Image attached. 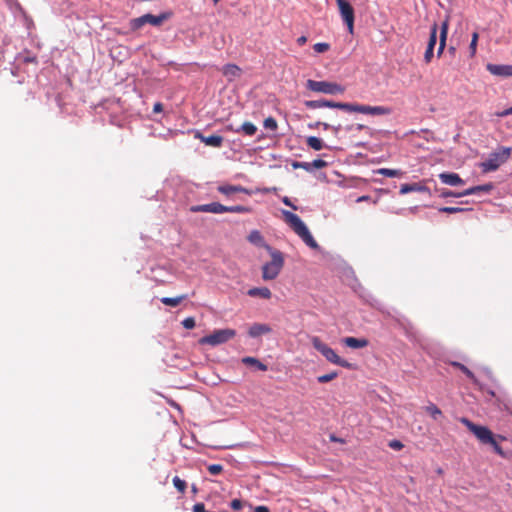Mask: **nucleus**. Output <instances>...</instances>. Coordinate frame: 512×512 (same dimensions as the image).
<instances>
[{"mask_svg": "<svg viewBox=\"0 0 512 512\" xmlns=\"http://www.w3.org/2000/svg\"><path fill=\"white\" fill-rule=\"evenodd\" d=\"M195 137L200 139V141L203 142L205 145L211 147L219 148L223 143V137L219 135L204 136L198 132L196 133Z\"/></svg>", "mask_w": 512, "mask_h": 512, "instance_id": "nucleus-15", "label": "nucleus"}, {"mask_svg": "<svg viewBox=\"0 0 512 512\" xmlns=\"http://www.w3.org/2000/svg\"><path fill=\"white\" fill-rule=\"evenodd\" d=\"M337 377H338V372L332 371V372H330L328 374H324V375L318 376L317 377V381L319 383H327V382H330V381L334 380Z\"/></svg>", "mask_w": 512, "mask_h": 512, "instance_id": "nucleus-35", "label": "nucleus"}, {"mask_svg": "<svg viewBox=\"0 0 512 512\" xmlns=\"http://www.w3.org/2000/svg\"><path fill=\"white\" fill-rule=\"evenodd\" d=\"M255 512H270V510L266 506H257L255 508Z\"/></svg>", "mask_w": 512, "mask_h": 512, "instance_id": "nucleus-53", "label": "nucleus"}, {"mask_svg": "<svg viewBox=\"0 0 512 512\" xmlns=\"http://www.w3.org/2000/svg\"><path fill=\"white\" fill-rule=\"evenodd\" d=\"M410 192H429V188L421 183L402 184L400 188L401 194Z\"/></svg>", "mask_w": 512, "mask_h": 512, "instance_id": "nucleus-19", "label": "nucleus"}, {"mask_svg": "<svg viewBox=\"0 0 512 512\" xmlns=\"http://www.w3.org/2000/svg\"><path fill=\"white\" fill-rule=\"evenodd\" d=\"M167 19L166 14H161L158 16L152 14H145L146 23L151 24L153 26H160L164 20Z\"/></svg>", "mask_w": 512, "mask_h": 512, "instance_id": "nucleus-23", "label": "nucleus"}, {"mask_svg": "<svg viewBox=\"0 0 512 512\" xmlns=\"http://www.w3.org/2000/svg\"><path fill=\"white\" fill-rule=\"evenodd\" d=\"M486 69L495 76L512 77V65L492 64L486 65Z\"/></svg>", "mask_w": 512, "mask_h": 512, "instance_id": "nucleus-11", "label": "nucleus"}, {"mask_svg": "<svg viewBox=\"0 0 512 512\" xmlns=\"http://www.w3.org/2000/svg\"><path fill=\"white\" fill-rule=\"evenodd\" d=\"M242 363H244L245 365L254 366V367H256L260 371H267L268 370V367H267L266 364L262 363L257 358H254V357H251V356H247V357L242 358Z\"/></svg>", "mask_w": 512, "mask_h": 512, "instance_id": "nucleus-22", "label": "nucleus"}, {"mask_svg": "<svg viewBox=\"0 0 512 512\" xmlns=\"http://www.w3.org/2000/svg\"><path fill=\"white\" fill-rule=\"evenodd\" d=\"M439 211L442 213L455 214V213L463 212V211H465V209L460 208V207H441L439 209Z\"/></svg>", "mask_w": 512, "mask_h": 512, "instance_id": "nucleus-41", "label": "nucleus"}, {"mask_svg": "<svg viewBox=\"0 0 512 512\" xmlns=\"http://www.w3.org/2000/svg\"><path fill=\"white\" fill-rule=\"evenodd\" d=\"M214 4H217L219 2V0H213Z\"/></svg>", "mask_w": 512, "mask_h": 512, "instance_id": "nucleus-64", "label": "nucleus"}, {"mask_svg": "<svg viewBox=\"0 0 512 512\" xmlns=\"http://www.w3.org/2000/svg\"><path fill=\"white\" fill-rule=\"evenodd\" d=\"M440 196L443 197V198H447V197L459 198V197H463L464 194H463V191L462 192H454V191H451V190L444 189V190L441 191Z\"/></svg>", "mask_w": 512, "mask_h": 512, "instance_id": "nucleus-38", "label": "nucleus"}, {"mask_svg": "<svg viewBox=\"0 0 512 512\" xmlns=\"http://www.w3.org/2000/svg\"><path fill=\"white\" fill-rule=\"evenodd\" d=\"M163 110V105L160 102L154 104L153 111L159 113Z\"/></svg>", "mask_w": 512, "mask_h": 512, "instance_id": "nucleus-52", "label": "nucleus"}, {"mask_svg": "<svg viewBox=\"0 0 512 512\" xmlns=\"http://www.w3.org/2000/svg\"><path fill=\"white\" fill-rule=\"evenodd\" d=\"M340 15L350 34L354 32V9L347 0H336Z\"/></svg>", "mask_w": 512, "mask_h": 512, "instance_id": "nucleus-9", "label": "nucleus"}, {"mask_svg": "<svg viewBox=\"0 0 512 512\" xmlns=\"http://www.w3.org/2000/svg\"><path fill=\"white\" fill-rule=\"evenodd\" d=\"M434 45H431V44H427V48L426 49H430V50H433L434 51Z\"/></svg>", "mask_w": 512, "mask_h": 512, "instance_id": "nucleus-59", "label": "nucleus"}, {"mask_svg": "<svg viewBox=\"0 0 512 512\" xmlns=\"http://www.w3.org/2000/svg\"><path fill=\"white\" fill-rule=\"evenodd\" d=\"M307 145L313 150L319 151L323 148V141L315 136H310L307 138Z\"/></svg>", "mask_w": 512, "mask_h": 512, "instance_id": "nucleus-29", "label": "nucleus"}, {"mask_svg": "<svg viewBox=\"0 0 512 512\" xmlns=\"http://www.w3.org/2000/svg\"><path fill=\"white\" fill-rule=\"evenodd\" d=\"M368 198H369L368 196H361L357 199V202L366 201V200H368Z\"/></svg>", "mask_w": 512, "mask_h": 512, "instance_id": "nucleus-57", "label": "nucleus"}, {"mask_svg": "<svg viewBox=\"0 0 512 512\" xmlns=\"http://www.w3.org/2000/svg\"><path fill=\"white\" fill-rule=\"evenodd\" d=\"M145 24H147L145 20V15L138 18H134L130 21V27L132 30H138Z\"/></svg>", "mask_w": 512, "mask_h": 512, "instance_id": "nucleus-32", "label": "nucleus"}, {"mask_svg": "<svg viewBox=\"0 0 512 512\" xmlns=\"http://www.w3.org/2000/svg\"><path fill=\"white\" fill-rule=\"evenodd\" d=\"M310 164H311V169L312 168L321 169V168H324L327 166V162L322 159H316V160L312 161Z\"/></svg>", "mask_w": 512, "mask_h": 512, "instance_id": "nucleus-43", "label": "nucleus"}, {"mask_svg": "<svg viewBox=\"0 0 512 512\" xmlns=\"http://www.w3.org/2000/svg\"><path fill=\"white\" fill-rule=\"evenodd\" d=\"M226 212L231 213H250L251 208L247 206L242 205H236V206H226Z\"/></svg>", "mask_w": 512, "mask_h": 512, "instance_id": "nucleus-31", "label": "nucleus"}, {"mask_svg": "<svg viewBox=\"0 0 512 512\" xmlns=\"http://www.w3.org/2000/svg\"><path fill=\"white\" fill-rule=\"evenodd\" d=\"M193 512H207L203 503H196L193 506Z\"/></svg>", "mask_w": 512, "mask_h": 512, "instance_id": "nucleus-50", "label": "nucleus"}, {"mask_svg": "<svg viewBox=\"0 0 512 512\" xmlns=\"http://www.w3.org/2000/svg\"><path fill=\"white\" fill-rule=\"evenodd\" d=\"M263 124L266 129H270L273 131H275L278 127L277 121L273 117L266 118Z\"/></svg>", "mask_w": 512, "mask_h": 512, "instance_id": "nucleus-37", "label": "nucleus"}, {"mask_svg": "<svg viewBox=\"0 0 512 512\" xmlns=\"http://www.w3.org/2000/svg\"><path fill=\"white\" fill-rule=\"evenodd\" d=\"M330 439H331V441H334V442H341V443L344 442L342 439H339V438H337L335 436H331Z\"/></svg>", "mask_w": 512, "mask_h": 512, "instance_id": "nucleus-55", "label": "nucleus"}, {"mask_svg": "<svg viewBox=\"0 0 512 512\" xmlns=\"http://www.w3.org/2000/svg\"><path fill=\"white\" fill-rule=\"evenodd\" d=\"M313 49L317 53H324L330 49V45L325 42H319L313 46Z\"/></svg>", "mask_w": 512, "mask_h": 512, "instance_id": "nucleus-39", "label": "nucleus"}, {"mask_svg": "<svg viewBox=\"0 0 512 512\" xmlns=\"http://www.w3.org/2000/svg\"><path fill=\"white\" fill-rule=\"evenodd\" d=\"M375 173L386 176V177H402L403 171L399 169H389V168H380L375 171Z\"/></svg>", "mask_w": 512, "mask_h": 512, "instance_id": "nucleus-24", "label": "nucleus"}, {"mask_svg": "<svg viewBox=\"0 0 512 512\" xmlns=\"http://www.w3.org/2000/svg\"><path fill=\"white\" fill-rule=\"evenodd\" d=\"M434 56V51L430 49H426L424 53V62L426 64H429L432 61V58Z\"/></svg>", "mask_w": 512, "mask_h": 512, "instance_id": "nucleus-47", "label": "nucleus"}, {"mask_svg": "<svg viewBox=\"0 0 512 512\" xmlns=\"http://www.w3.org/2000/svg\"><path fill=\"white\" fill-rule=\"evenodd\" d=\"M460 422L474 434L478 441L483 445H490L494 452L502 458H507V453L500 446V441L506 440L502 435H495L488 427L477 425L468 418L462 417Z\"/></svg>", "mask_w": 512, "mask_h": 512, "instance_id": "nucleus-2", "label": "nucleus"}, {"mask_svg": "<svg viewBox=\"0 0 512 512\" xmlns=\"http://www.w3.org/2000/svg\"><path fill=\"white\" fill-rule=\"evenodd\" d=\"M448 28H449V17H446L440 26V40H439V46L437 49V57L438 58H440L444 52V49L446 46Z\"/></svg>", "mask_w": 512, "mask_h": 512, "instance_id": "nucleus-12", "label": "nucleus"}, {"mask_svg": "<svg viewBox=\"0 0 512 512\" xmlns=\"http://www.w3.org/2000/svg\"><path fill=\"white\" fill-rule=\"evenodd\" d=\"M292 166L294 168H303L307 171H311V164L309 162H294Z\"/></svg>", "mask_w": 512, "mask_h": 512, "instance_id": "nucleus-46", "label": "nucleus"}, {"mask_svg": "<svg viewBox=\"0 0 512 512\" xmlns=\"http://www.w3.org/2000/svg\"><path fill=\"white\" fill-rule=\"evenodd\" d=\"M425 411L434 419L437 420L442 416V411L433 403H430L425 407Z\"/></svg>", "mask_w": 512, "mask_h": 512, "instance_id": "nucleus-30", "label": "nucleus"}, {"mask_svg": "<svg viewBox=\"0 0 512 512\" xmlns=\"http://www.w3.org/2000/svg\"><path fill=\"white\" fill-rule=\"evenodd\" d=\"M311 343L313 347L321 353L327 361H329L332 364L339 365L344 368H351V364L347 362L346 360L340 358L337 353L329 347L327 344H325L319 337L314 336L311 339Z\"/></svg>", "mask_w": 512, "mask_h": 512, "instance_id": "nucleus-6", "label": "nucleus"}, {"mask_svg": "<svg viewBox=\"0 0 512 512\" xmlns=\"http://www.w3.org/2000/svg\"><path fill=\"white\" fill-rule=\"evenodd\" d=\"M248 240L257 246H262L264 243V238L258 230L251 231L248 236Z\"/></svg>", "mask_w": 512, "mask_h": 512, "instance_id": "nucleus-28", "label": "nucleus"}, {"mask_svg": "<svg viewBox=\"0 0 512 512\" xmlns=\"http://www.w3.org/2000/svg\"><path fill=\"white\" fill-rule=\"evenodd\" d=\"M341 128V124H338L337 126L334 127L335 131H339Z\"/></svg>", "mask_w": 512, "mask_h": 512, "instance_id": "nucleus-60", "label": "nucleus"}, {"mask_svg": "<svg viewBox=\"0 0 512 512\" xmlns=\"http://www.w3.org/2000/svg\"><path fill=\"white\" fill-rule=\"evenodd\" d=\"M192 489H193L194 492L197 491V489H196V487L194 485L192 486Z\"/></svg>", "mask_w": 512, "mask_h": 512, "instance_id": "nucleus-63", "label": "nucleus"}, {"mask_svg": "<svg viewBox=\"0 0 512 512\" xmlns=\"http://www.w3.org/2000/svg\"><path fill=\"white\" fill-rule=\"evenodd\" d=\"M186 298V295H180L177 297H163L161 298V302L166 306L176 307Z\"/></svg>", "mask_w": 512, "mask_h": 512, "instance_id": "nucleus-25", "label": "nucleus"}, {"mask_svg": "<svg viewBox=\"0 0 512 512\" xmlns=\"http://www.w3.org/2000/svg\"><path fill=\"white\" fill-rule=\"evenodd\" d=\"M318 125H322L324 127V129H328L329 128V125L327 123H321V122H318L317 123V126Z\"/></svg>", "mask_w": 512, "mask_h": 512, "instance_id": "nucleus-58", "label": "nucleus"}, {"mask_svg": "<svg viewBox=\"0 0 512 512\" xmlns=\"http://www.w3.org/2000/svg\"><path fill=\"white\" fill-rule=\"evenodd\" d=\"M442 183L450 186H459L464 184V180L457 173L443 172L439 174Z\"/></svg>", "mask_w": 512, "mask_h": 512, "instance_id": "nucleus-13", "label": "nucleus"}, {"mask_svg": "<svg viewBox=\"0 0 512 512\" xmlns=\"http://www.w3.org/2000/svg\"><path fill=\"white\" fill-rule=\"evenodd\" d=\"M270 332H271L270 326H268L267 324H261V323H254L253 325L250 326V328L248 330V334L252 338H256L263 334H268Z\"/></svg>", "mask_w": 512, "mask_h": 512, "instance_id": "nucleus-17", "label": "nucleus"}, {"mask_svg": "<svg viewBox=\"0 0 512 512\" xmlns=\"http://www.w3.org/2000/svg\"><path fill=\"white\" fill-rule=\"evenodd\" d=\"M353 128H354V126H353V125H350V126H347V127H346V130L351 131Z\"/></svg>", "mask_w": 512, "mask_h": 512, "instance_id": "nucleus-62", "label": "nucleus"}, {"mask_svg": "<svg viewBox=\"0 0 512 512\" xmlns=\"http://www.w3.org/2000/svg\"><path fill=\"white\" fill-rule=\"evenodd\" d=\"M222 74L231 82L240 77L241 69L235 64H226L222 67Z\"/></svg>", "mask_w": 512, "mask_h": 512, "instance_id": "nucleus-16", "label": "nucleus"}, {"mask_svg": "<svg viewBox=\"0 0 512 512\" xmlns=\"http://www.w3.org/2000/svg\"><path fill=\"white\" fill-rule=\"evenodd\" d=\"M451 365L453 367L458 368L459 370H461L474 383L477 382L474 373L469 368H467L465 365H463L462 363L453 361V362H451Z\"/></svg>", "mask_w": 512, "mask_h": 512, "instance_id": "nucleus-26", "label": "nucleus"}, {"mask_svg": "<svg viewBox=\"0 0 512 512\" xmlns=\"http://www.w3.org/2000/svg\"><path fill=\"white\" fill-rule=\"evenodd\" d=\"M282 202H283L285 205H287V206L291 207L292 209L297 210V206H295L287 196H284V197L282 198Z\"/></svg>", "mask_w": 512, "mask_h": 512, "instance_id": "nucleus-51", "label": "nucleus"}, {"mask_svg": "<svg viewBox=\"0 0 512 512\" xmlns=\"http://www.w3.org/2000/svg\"><path fill=\"white\" fill-rule=\"evenodd\" d=\"M236 336V331L234 329L226 328V329H218L213 333L203 336L199 339L200 345H210L217 346L224 344Z\"/></svg>", "mask_w": 512, "mask_h": 512, "instance_id": "nucleus-7", "label": "nucleus"}, {"mask_svg": "<svg viewBox=\"0 0 512 512\" xmlns=\"http://www.w3.org/2000/svg\"><path fill=\"white\" fill-rule=\"evenodd\" d=\"M449 52H450L451 54H454V53H455V48H454V47H450V48H449Z\"/></svg>", "mask_w": 512, "mask_h": 512, "instance_id": "nucleus-61", "label": "nucleus"}, {"mask_svg": "<svg viewBox=\"0 0 512 512\" xmlns=\"http://www.w3.org/2000/svg\"><path fill=\"white\" fill-rule=\"evenodd\" d=\"M182 325L186 329H193L195 327V319L193 317H187L182 321Z\"/></svg>", "mask_w": 512, "mask_h": 512, "instance_id": "nucleus-44", "label": "nucleus"}, {"mask_svg": "<svg viewBox=\"0 0 512 512\" xmlns=\"http://www.w3.org/2000/svg\"><path fill=\"white\" fill-rule=\"evenodd\" d=\"M247 294L251 297H260L263 299H270L272 296V293L269 288L267 287H254L248 290Z\"/></svg>", "mask_w": 512, "mask_h": 512, "instance_id": "nucleus-20", "label": "nucleus"}, {"mask_svg": "<svg viewBox=\"0 0 512 512\" xmlns=\"http://www.w3.org/2000/svg\"><path fill=\"white\" fill-rule=\"evenodd\" d=\"M207 469L211 475H218L223 471V466L221 464H211Z\"/></svg>", "mask_w": 512, "mask_h": 512, "instance_id": "nucleus-42", "label": "nucleus"}, {"mask_svg": "<svg viewBox=\"0 0 512 512\" xmlns=\"http://www.w3.org/2000/svg\"><path fill=\"white\" fill-rule=\"evenodd\" d=\"M173 485L175 486V488L181 493H185L186 491V488H187V484L184 480L180 479L178 476H175L173 478Z\"/></svg>", "mask_w": 512, "mask_h": 512, "instance_id": "nucleus-34", "label": "nucleus"}, {"mask_svg": "<svg viewBox=\"0 0 512 512\" xmlns=\"http://www.w3.org/2000/svg\"><path fill=\"white\" fill-rule=\"evenodd\" d=\"M304 105L309 109L329 107L341 109L347 112H358L377 116L390 115L392 113V109L386 106H369L354 103L333 102L329 100H307L304 102Z\"/></svg>", "mask_w": 512, "mask_h": 512, "instance_id": "nucleus-1", "label": "nucleus"}, {"mask_svg": "<svg viewBox=\"0 0 512 512\" xmlns=\"http://www.w3.org/2000/svg\"><path fill=\"white\" fill-rule=\"evenodd\" d=\"M230 506L234 510H239L242 508V502L239 499H233L230 503Z\"/></svg>", "mask_w": 512, "mask_h": 512, "instance_id": "nucleus-48", "label": "nucleus"}, {"mask_svg": "<svg viewBox=\"0 0 512 512\" xmlns=\"http://www.w3.org/2000/svg\"><path fill=\"white\" fill-rule=\"evenodd\" d=\"M492 189H493V184L487 183L484 185H478V186L468 188L463 191V194H464V196H468V195H474V194H477L480 192L489 193Z\"/></svg>", "mask_w": 512, "mask_h": 512, "instance_id": "nucleus-21", "label": "nucleus"}, {"mask_svg": "<svg viewBox=\"0 0 512 512\" xmlns=\"http://www.w3.org/2000/svg\"><path fill=\"white\" fill-rule=\"evenodd\" d=\"M307 42V38L305 36H301L297 39V43L302 46Z\"/></svg>", "mask_w": 512, "mask_h": 512, "instance_id": "nucleus-54", "label": "nucleus"}, {"mask_svg": "<svg viewBox=\"0 0 512 512\" xmlns=\"http://www.w3.org/2000/svg\"><path fill=\"white\" fill-rule=\"evenodd\" d=\"M512 114V106L508 109H505L503 111H500V112H497L496 113V116L497 117H506L508 115H511Z\"/></svg>", "mask_w": 512, "mask_h": 512, "instance_id": "nucleus-49", "label": "nucleus"}, {"mask_svg": "<svg viewBox=\"0 0 512 512\" xmlns=\"http://www.w3.org/2000/svg\"><path fill=\"white\" fill-rule=\"evenodd\" d=\"M190 211L194 212V213L205 212V213L221 214V213H226V206L219 202H212L209 204H201V205L191 206Z\"/></svg>", "mask_w": 512, "mask_h": 512, "instance_id": "nucleus-10", "label": "nucleus"}, {"mask_svg": "<svg viewBox=\"0 0 512 512\" xmlns=\"http://www.w3.org/2000/svg\"><path fill=\"white\" fill-rule=\"evenodd\" d=\"M235 131L236 132L241 131L248 136H253L257 131V127L251 122H245L242 124V126L240 128L236 129Z\"/></svg>", "mask_w": 512, "mask_h": 512, "instance_id": "nucleus-27", "label": "nucleus"}, {"mask_svg": "<svg viewBox=\"0 0 512 512\" xmlns=\"http://www.w3.org/2000/svg\"><path fill=\"white\" fill-rule=\"evenodd\" d=\"M388 446H389L391 449H393V450H401V449L404 447L403 443H402L401 441H399V440H396V439L391 440V441L388 443Z\"/></svg>", "mask_w": 512, "mask_h": 512, "instance_id": "nucleus-45", "label": "nucleus"}, {"mask_svg": "<svg viewBox=\"0 0 512 512\" xmlns=\"http://www.w3.org/2000/svg\"><path fill=\"white\" fill-rule=\"evenodd\" d=\"M145 24H147L145 20V15L138 18H134L130 21V27L132 30H138Z\"/></svg>", "mask_w": 512, "mask_h": 512, "instance_id": "nucleus-33", "label": "nucleus"}, {"mask_svg": "<svg viewBox=\"0 0 512 512\" xmlns=\"http://www.w3.org/2000/svg\"><path fill=\"white\" fill-rule=\"evenodd\" d=\"M512 152L510 147H500L497 151L491 153L488 159L480 164L483 172H491L497 170L503 163H505Z\"/></svg>", "mask_w": 512, "mask_h": 512, "instance_id": "nucleus-5", "label": "nucleus"}, {"mask_svg": "<svg viewBox=\"0 0 512 512\" xmlns=\"http://www.w3.org/2000/svg\"><path fill=\"white\" fill-rule=\"evenodd\" d=\"M282 215L284 221L290 226V228L303 240V242L312 249H318L319 245L314 239L309 229L301 218L290 211L283 210Z\"/></svg>", "mask_w": 512, "mask_h": 512, "instance_id": "nucleus-3", "label": "nucleus"}, {"mask_svg": "<svg viewBox=\"0 0 512 512\" xmlns=\"http://www.w3.org/2000/svg\"><path fill=\"white\" fill-rule=\"evenodd\" d=\"M355 128H356L357 130H359V131H360V130L365 129V128H366V126H365V125H363V124H357V125L355 126Z\"/></svg>", "mask_w": 512, "mask_h": 512, "instance_id": "nucleus-56", "label": "nucleus"}, {"mask_svg": "<svg viewBox=\"0 0 512 512\" xmlns=\"http://www.w3.org/2000/svg\"><path fill=\"white\" fill-rule=\"evenodd\" d=\"M342 341L347 347L353 349L364 348L369 344L366 338L345 337Z\"/></svg>", "mask_w": 512, "mask_h": 512, "instance_id": "nucleus-18", "label": "nucleus"}, {"mask_svg": "<svg viewBox=\"0 0 512 512\" xmlns=\"http://www.w3.org/2000/svg\"><path fill=\"white\" fill-rule=\"evenodd\" d=\"M271 261L267 262L262 267V278L264 280H273L281 272L284 266V256L282 252L268 247Z\"/></svg>", "mask_w": 512, "mask_h": 512, "instance_id": "nucleus-4", "label": "nucleus"}, {"mask_svg": "<svg viewBox=\"0 0 512 512\" xmlns=\"http://www.w3.org/2000/svg\"><path fill=\"white\" fill-rule=\"evenodd\" d=\"M437 32H438V25H437V23H433V25L430 28V35H429L428 44H431V45H434V46L436 45V43H437Z\"/></svg>", "mask_w": 512, "mask_h": 512, "instance_id": "nucleus-36", "label": "nucleus"}, {"mask_svg": "<svg viewBox=\"0 0 512 512\" xmlns=\"http://www.w3.org/2000/svg\"><path fill=\"white\" fill-rule=\"evenodd\" d=\"M478 38H479L478 33L474 32L472 34V39H471V43H470V46H469L472 56H474L475 53H476V47H477Z\"/></svg>", "mask_w": 512, "mask_h": 512, "instance_id": "nucleus-40", "label": "nucleus"}, {"mask_svg": "<svg viewBox=\"0 0 512 512\" xmlns=\"http://www.w3.org/2000/svg\"><path fill=\"white\" fill-rule=\"evenodd\" d=\"M306 87L313 92L328 95L342 94L345 91V88L336 82L316 81L312 79L307 80Z\"/></svg>", "mask_w": 512, "mask_h": 512, "instance_id": "nucleus-8", "label": "nucleus"}, {"mask_svg": "<svg viewBox=\"0 0 512 512\" xmlns=\"http://www.w3.org/2000/svg\"><path fill=\"white\" fill-rule=\"evenodd\" d=\"M218 192L225 196H230L233 193H245V194H251V192L246 189L245 187H242L240 185H230V184H224L219 185L217 187Z\"/></svg>", "mask_w": 512, "mask_h": 512, "instance_id": "nucleus-14", "label": "nucleus"}]
</instances>
